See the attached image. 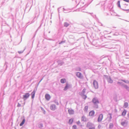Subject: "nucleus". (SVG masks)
Segmentation results:
<instances>
[{"label": "nucleus", "mask_w": 129, "mask_h": 129, "mask_svg": "<svg viewBox=\"0 0 129 129\" xmlns=\"http://www.w3.org/2000/svg\"><path fill=\"white\" fill-rule=\"evenodd\" d=\"M92 102L93 103L94 107L96 109L98 108V104L99 103L98 99L96 97H94L92 99Z\"/></svg>", "instance_id": "obj_1"}, {"label": "nucleus", "mask_w": 129, "mask_h": 129, "mask_svg": "<svg viewBox=\"0 0 129 129\" xmlns=\"http://www.w3.org/2000/svg\"><path fill=\"white\" fill-rule=\"evenodd\" d=\"M30 94L28 93H25L23 96L22 99L24 101H25L29 98Z\"/></svg>", "instance_id": "obj_2"}, {"label": "nucleus", "mask_w": 129, "mask_h": 129, "mask_svg": "<svg viewBox=\"0 0 129 129\" xmlns=\"http://www.w3.org/2000/svg\"><path fill=\"white\" fill-rule=\"evenodd\" d=\"M106 78L107 79V82L109 83H113V80H112L110 77L109 76H105Z\"/></svg>", "instance_id": "obj_3"}, {"label": "nucleus", "mask_w": 129, "mask_h": 129, "mask_svg": "<svg viewBox=\"0 0 129 129\" xmlns=\"http://www.w3.org/2000/svg\"><path fill=\"white\" fill-rule=\"evenodd\" d=\"M93 84L94 87L95 89H97L98 88V82L96 80H94L93 82Z\"/></svg>", "instance_id": "obj_4"}, {"label": "nucleus", "mask_w": 129, "mask_h": 129, "mask_svg": "<svg viewBox=\"0 0 129 129\" xmlns=\"http://www.w3.org/2000/svg\"><path fill=\"white\" fill-rule=\"evenodd\" d=\"M76 76L80 79H82L83 78V76L82 74L79 72H77L76 73Z\"/></svg>", "instance_id": "obj_5"}, {"label": "nucleus", "mask_w": 129, "mask_h": 129, "mask_svg": "<svg viewBox=\"0 0 129 129\" xmlns=\"http://www.w3.org/2000/svg\"><path fill=\"white\" fill-rule=\"evenodd\" d=\"M103 115L102 114H100L98 117V122H101L103 118Z\"/></svg>", "instance_id": "obj_6"}, {"label": "nucleus", "mask_w": 129, "mask_h": 129, "mask_svg": "<svg viewBox=\"0 0 129 129\" xmlns=\"http://www.w3.org/2000/svg\"><path fill=\"white\" fill-rule=\"evenodd\" d=\"M128 122L126 120H125L121 122V125L124 127L126 126Z\"/></svg>", "instance_id": "obj_7"}, {"label": "nucleus", "mask_w": 129, "mask_h": 129, "mask_svg": "<svg viewBox=\"0 0 129 129\" xmlns=\"http://www.w3.org/2000/svg\"><path fill=\"white\" fill-rule=\"evenodd\" d=\"M56 106L55 105L52 104L50 106V109L53 111H54L56 109Z\"/></svg>", "instance_id": "obj_8"}, {"label": "nucleus", "mask_w": 129, "mask_h": 129, "mask_svg": "<svg viewBox=\"0 0 129 129\" xmlns=\"http://www.w3.org/2000/svg\"><path fill=\"white\" fill-rule=\"evenodd\" d=\"M36 91V90H35V89H34L33 91L31 93V98L32 99H34V98L35 93Z\"/></svg>", "instance_id": "obj_9"}, {"label": "nucleus", "mask_w": 129, "mask_h": 129, "mask_svg": "<svg viewBox=\"0 0 129 129\" xmlns=\"http://www.w3.org/2000/svg\"><path fill=\"white\" fill-rule=\"evenodd\" d=\"M45 98L47 101H49L50 98V95L48 94H46L45 95Z\"/></svg>", "instance_id": "obj_10"}, {"label": "nucleus", "mask_w": 129, "mask_h": 129, "mask_svg": "<svg viewBox=\"0 0 129 129\" xmlns=\"http://www.w3.org/2000/svg\"><path fill=\"white\" fill-rule=\"evenodd\" d=\"M92 124H93L92 123H91L90 122H87V123L86 127H87L89 128L90 127H92Z\"/></svg>", "instance_id": "obj_11"}, {"label": "nucleus", "mask_w": 129, "mask_h": 129, "mask_svg": "<svg viewBox=\"0 0 129 129\" xmlns=\"http://www.w3.org/2000/svg\"><path fill=\"white\" fill-rule=\"evenodd\" d=\"M68 113L70 115H72L74 113V111L72 109H69L68 110Z\"/></svg>", "instance_id": "obj_12"}, {"label": "nucleus", "mask_w": 129, "mask_h": 129, "mask_svg": "<svg viewBox=\"0 0 129 129\" xmlns=\"http://www.w3.org/2000/svg\"><path fill=\"white\" fill-rule=\"evenodd\" d=\"M57 62L58 64L60 66L62 65L64 63L63 62L60 60H58Z\"/></svg>", "instance_id": "obj_13"}, {"label": "nucleus", "mask_w": 129, "mask_h": 129, "mask_svg": "<svg viewBox=\"0 0 129 129\" xmlns=\"http://www.w3.org/2000/svg\"><path fill=\"white\" fill-rule=\"evenodd\" d=\"M94 112L93 110L91 111L89 113V115L90 116H92L94 115Z\"/></svg>", "instance_id": "obj_14"}, {"label": "nucleus", "mask_w": 129, "mask_h": 129, "mask_svg": "<svg viewBox=\"0 0 129 129\" xmlns=\"http://www.w3.org/2000/svg\"><path fill=\"white\" fill-rule=\"evenodd\" d=\"M123 87L126 89V90L129 92V87L127 85L125 84H123Z\"/></svg>", "instance_id": "obj_15"}, {"label": "nucleus", "mask_w": 129, "mask_h": 129, "mask_svg": "<svg viewBox=\"0 0 129 129\" xmlns=\"http://www.w3.org/2000/svg\"><path fill=\"white\" fill-rule=\"evenodd\" d=\"M81 121L84 122L86 121V118L84 116H83L82 117Z\"/></svg>", "instance_id": "obj_16"}, {"label": "nucleus", "mask_w": 129, "mask_h": 129, "mask_svg": "<svg viewBox=\"0 0 129 129\" xmlns=\"http://www.w3.org/2000/svg\"><path fill=\"white\" fill-rule=\"evenodd\" d=\"M25 122V120L24 118L23 119L22 121L21 122L20 124V126H22L24 123Z\"/></svg>", "instance_id": "obj_17"}, {"label": "nucleus", "mask_w": 129, "mask_h": 129, "mask_svg": "<svg viewBox=\"0 0 129 129\" xmlns=\"http://www.w3.org/2000/svg\"><path fill=\"white\" fill-rule=\"evenodd\" d=\"M60 81L61 83H64L66 81V80L65 79L62 78L61 79Z\"/></svg>", "instance_id": "obj_18"}, {"label": "nucleus", "mask_w": 129, "mask_h": 129, "mask_svg": "<svg viewBox=\"0 0 129 129\" xmlns=\"http://www.w3.org/2000/svg\"><path fill=\"white\" fill-rule=\"evenodd\" d=\"M69 25V24L67 22H64L63 24L64 26L66 27H67Z\"/></svg>", "instance_id": "obj_19"}, {"label": "nucleus", "mask_w": 129, "mask_h": 129, "mask_svg": "<svg viewBox=\"0 0 129 129\" xmlns=\"http://www.w3.org/2000/svg\"><path fill=\"white\" fill-rule=\"evenodd\" d=\"M128 106V104L127 102H125L124 104L123 107L125 108H127Z\"/></svg>", "instance_id": "obj_20"}, {"label": "nucleus", "mask_w": 129, "mask_h": 129, "mask_svg": "<svg viewBox=\"0 0 129 129\" xmlns=\"http://www.w3.org/2000/svg\"><path fill=\"white\" fill-rule=\"evenodd\" d=\"M126 110L124 109L122 113V116H124L126 115Z\"/></svg>", "instance_id": "obj_21"}, {"label": "nucleus", "mask_w": 129, "mask_h": 129, "mask_svg": "<svg viewBox=\"0 0 129 129\" xmlns=\"http://www.w3.org/2000/svg\"><path fill=\"white\" fill-rule=\"evenodd\" d=\"M73 121V119L72 118L70 119L69 120V123L70 124H71L72 123Z\"/></svg>", "instance_id": "obj_22"}, {"label": "nucleus", "mask_w": 129, "mask_h": 129, "mask_svg": "<svg viewBox=\"0 0 129 129\" xmlns=\"http://www.w3.org/2000/svg\"><path fill=\"white\" fill-rule=\"evenodd\" d=\"M75 70L76 71H81V69L79 67H77L76 68Z\"/></svg>", "instance_id": "obj_23"}, {"label": "nucleus", "mask_w": 129, "mask_h": 129, "mask_svg": "<svg viewBox=\"0 0 129 129\" xmlns=\"http://www.w3.org/2000/svg\"><path fill=\"white\" fill-rule=\"evenodd\" d=\"M63 12L64 13H67L69 12L68 11V9H65L64 8H63Z\"/></svg>", "instance_id": "obj_24"}, {"label": "nucleus", "mask_w": 129, "mask_h": 129, "mask_svg": "<svg viewBox=\"0 0 129 129\" xmlns=\"http://www.w3.org/2000/svg\"><path fill=\"white\" fill-rule=\"evenodd\" d=\"M69 87V86L68 84H66V86L64 88V90H67L68 88Z\"/></svg>", "instance_id": "obj_25"}, {"label": "nucleus", "mask_w": 129, "mask_h": 129, "mask_svg": "<svg viewBox=\"0 0 129 129\" xmlns=\"http://www.w3.org/2000/svg\"><path fill=\"white\" fill-rule=\"evenodd\" d=\"M121 80L127 84H129V81L128 80H125L121 79Z\"/></svg>", "instance_id": "obj_26"}, {"label": "nucleus", "mask_w": 129, "mask_h": 129, "mask_svg": "<svg viewBox=\"0 0 129 129\" xmlns=\"http://www.w3.org/2000/svg\"><path fill=\"white\" fill-rule=\"evenodd\" d=\"M113 127V124L112 123H110L109 124V128H112Z\"/></svg>", "instance_id": "obj_27"}, {"label": "nucleus", "mask_w": 129, "mask_h": 129, "mask_svg": "<svg viewBox=\"0 0 129 129\" xmlns=\"http://www.w3.org/2000/svg\"><path fill=\"white\" fill-rule=\"evenodd\" d=\"M86 89L84 88V89L83 90H82V92H81V94L82 95L83 94H84L85 93V91H86Z\"/></svg>", "instance_id": "obj_28"}, {"label": "nucleus", "mask_w": 129, "mask_h": 129, "mask_svg": "<svg viewBox=\"0 0 129 129\" xmlns=\"http://www.w3.org/2000/svg\"><path fill=\"white\" fill-rule=\"evenodd\" d=\"M82 96L83 99H85L87 98V96H86V95L85 94H83V95H82Z\"/></svg>", "instance_id": "obj_29"}, {"label": "nucleus", "mask_w": 129, "mask_h": 129, "mask_svg": "<svg viewBox=\"0 0 129 129\" xmlns=\"http://www.w3.org/2000/svg\"><path fill=\"white\" fill-rule=\"evenodd\" d=\"M117 5L118 7L120 8V1H118L117 2Z\"/></svg>", "instance_id": "obj_30"}, {"label": "nucleus", "mask_w": 129, "mask_h": 129, "mask_svg": "<svg viewBox=\"0 0 129 129\" xmlns=\"http://www.w3.org/2000/svg\"><path fill=\"white\" fill-rule=\"evenodd\" d=\"M117 84H119L121 86H122L123 87V84H124L122 82H117Z\"/></svg>", "instance_id": "obj_31"}, {"label": "nucleus", "mask_w": 129, "mask_h": 129, "mask_svg": "<svg viewBox=\"0 0 129 129\" xmlns=\"http://www.w3.org/2000/svg\"><path fill=\"white\" fill-rule=\"evenodd\" d=\"M109 115L110 116L109 117V121H111V120L112 118V114L111 113H109Z\"/></svg>", "instance_id": "obj_32"}, {"label": "nucleus", "mask_w": 129, "mask_h": 129, "mask_svg": "<svg viewBox=\"0 0 129 129\" xmlns=\"http://www.w3.org/2000/svg\"><path fill=\"white\" fill-rule=\"evenodd\" d=\"M88 106H85L84 108V110L85 111H87L88 110Z\"/></svg>", "instance_id": "obj_33"}, {"label": "nucleus", "mask_w": 129, "mask_h": 129, "mask_svg": "<svg viewBox=\"0 0 129 129\" xmlns=\"http://www.w3.org/2000/svg\"><path fill=\"white\" fill-rule=\"evenodd\" d=\"M43 127V124L42 123H41L39 125V127L40 128H42Z\"/></svg>", "instance_id": "obj_34"}, {"label": "nucleus", "mask_w": 129, "mask_h": 129, "mask_svg": "<svg viewBox=\"0 0 129 129\" xmlns=\"http://www.w3.org/2000/svg\"><path fill=\"white\" fill-rule=\"evenodd\" d=\"M25 48L24 50L23 51H18V53H19V54H20L23 53V52H24V50H25Z\"/></svg>", "instance_id": "obj_35"}, {"label": "nucleus", "mask_w": 129, "mask_h": 129, "mask_svg": "<svg viewBox=\"0 0 129 129\" xmlns=\"http://www.w3.org/2000/svg\"><path fill=\"white\" fill-rule=\"evenodd\" d=\"M73 129H76V126L75 125H73Z\"/></svg>", "instance_id": "obj_36"}, {"label": "nucleus", "mask_w": 129, "mask_h": 129, "mask_svg": "<svg viewBox=\"0 0 129 129\" xmlns=\"http://www.w3.org/2000/svg\"><path fill=\"white\" fill-rule=\"evenodd\" d=\"M43 77L42 78V79L40 80L39 81V82H38V83L37 84V86H38L40 83L42 81V80L43 79Z\"/></svg>", "instance_id": "obj_37"}, {"label": "nucleus", "mask_w": 129, "mask_h": 129, "mask_svg": "<svg viewBox=\"0 0 129 129\" xmlns=\"http://www.w3.org/2000/svg\"><path fill=\"white\" fill-rule=\"evenodd\" d=\"M21 106V105L19 103H18V105H17V107H19Z\"/></svg>", "instance_id": "obj_38"}, {"label": "nucleus", "mask_w": 129, "mask_h": 129, "mask_svg": "<svg viewBox=\"0 0 129 129\" xmlns=\"http://www.w3.org/2000/svg\"><path fill=\"white\" fill-rule=\"evenodd\" d=\"M5 23H4L3 22L2 23V25L3 26H5V24H6V23L5 22H4Z\"/></svg>", "instance_id": "obj_39"}, {"label": "nucleus", "mask_w": 129, "mask_h": 129, "mask_svg": "<svg viewBox=\"0 0 129 129\" xmlns=\"http://www.w3.org/2000/svg\"><path fill=\"white\" fill-rule=\"evenodd\" d=\"M61 8V7H60V8H58V12L59 13L60 12L59 10Z\"/></svg>", "instance_id": "obj_40"}, {"label": "nucleus", "mask_w": 129, "mask_h": 129, "mask_svg": "<svg viewBox=\"0 0 129 129\" xmlns=\"http://www.w3.org/2000/svg\"><path fill=\"white\" fill-rule=\"evenodd\" d=\"M76 123L78 125H79V124H80V123L79 121H77V122Z\"/></svg>", "instance_id": "obj_41"}, {"label": "nucleus", "mask_w": 129, "mask_h": 129, "mask_svg": "<svg viewBox=\"0 0 129 129\" xmlns=\"http://www.w3.org/2000/svg\"><path fill=\"white\" fill-rule=\"evenodd\" d=\"M89 129H95V127H90Z\"/></svg>", "instance_id": "obj_42"}, {"label": "nucleus", "mask_w": 129, "mask_h": 129, "mask_svg": "<svg viewBox=\"0 0 129 129\" xmlns=\"http://www.w3.org/2000/svg\"><path fill=\"white\" fill-rule=\"evenodd\" d=\"M65 42V41H61L59 43V44H61L63 43H64Z\"/></svg>", "instance_id": "obj_43"}, {"label": "nucleus", "mask_w": 129, "mask_h": 129, "mask_svg": "<svg viewBox=\"0 0 129 129\" xmlns=\"http://www.w3.org/2000/svg\"><path fill=\"white\" fill-rule=\"evenodd\" d=\"M123 1L129 3V0H123Z\"/></svg>", "instance_id": "obj_44"}, {"label": "nucleus", "mask_w": 129, "mask_h": 129, "mask_svg": "<svg viewBox=\"0 0 129 129\" xmlns=\"http://www.w3.org/2000/svg\"><path fill=\"white\" fill-rule=\"evenodd\" d=\"M101 127V125L99 124L98 126V128H100Z\"/></svg>", "instance_id": "obj_45"}, {"label": "nucleus", "mask_w": 129, "mask_h": 129, "mask_svg": "<svg viewBox=\"0 0 129 129\" xmlns=\"http://www.w3.org/2000/svg\"><path fill=\"white\" fill-rule=\"evenodd\" d=\"M124 11H129V10H125V9H123Z\"/></svg>", "instance_id": "obj_46"}, {"label": "nucleus", "mask_w": 129, "mask_h": 129, "mask_svg": "<svg viewBox=\"0 0 129 129\" xmlns=\"http://www.w3.org/2000/svg\"><path fill=\"white\" fill-rule=\"evenodd\" d=\"M43 111L44 112H43V113L44 114H45V111L44 110Z\"/></svg>", "instance_id": "obj_47"}, {"label": "nucleus", "mask_w": 129, "mask_h": 129, "mask_svg": "<svg viewBox=\"0 0 129 129\" xmlns=\"http://www.w3.org/2000/svg\"><path fill=\"white\" fill-rule=\"evenodd\" d=\"M41 109L42 110V111H43V110H44L42 108V107H41Z\"/></svg>", "instance_id": "obj_48"}, {"label": "nucleus", "mask_w": 129, "mask_h": 129, "mask_svg": "<svg viewBox=\"0 0 129 129\" xmlns=\"http://www.w3.org/2000/svg\"><path fill=\"white\" fill-rule=\"evenodd\" d=\"M108 32V31H106V30H105V31H104V32L105 33V32Z\"/></svg>", "instance_id": "obj_49"}, {"label": "nucleus", "mask_w": 129, "mask_h": 129, "mask_svg": "<svg viewBox=\"0 0 129 129\" xmlns=\"http://www.w3.org/2000/svg\"><path fill=\"white\" fill-rule=\"evenodd\" d=\"M116 33H115L114 34V35H117V34H116Z\"/></svg>", "instance_id": "obj_50"}, {"label": "nucleus", "mask_w": 129, "mask_h": 129, "mask_svg": "<svg viewBox=\"0 0 129 129\" xmlns=\"http://www.w3.org/2000/svg\"><path fill=\"white\" fill-rule=\"evenodd\" d=\"M127 116L129 118V113L127 114Z\"/></svg>", "instance_id": "obj_51"}, {"label": "nucleus", "mask_w": 129, "mask_h": 129, "mask_svg": "<svg viewBox=\"0 0 129 129\" xmlns=\"http://www.w3.org/2000/svg\"><path fill=\"white\" fill-rule=\"evenodd\" d=\"M118 33H117L116 34H117V35H118Z\"/></svg>", "instance_id": "obj_52"}, {"label": "nucleus", "mask_w": 129, "mask_h": 129, "mask_svg": "<svg viewBox=\"0 0 129 129\" xmlns=\"http://www.w3.org/2000/svg\"><path fill=\"white\" fill-rule=\"evenodd\" d=\"M49 40H52V39H50Z\"/></svg>", "instance_id": "obj_53"}, {"label": "nucleus", "mask_w": 129, "mask_h": 129, "mask_svg": "<svg viewBox=\"0 0 129 129\" xmlns=\"http://www.w3.org/2000/svg\"><path fill=\"white\" fill-rule=\"evenodd\" d=\"M57 105H58V103H57Z\"/></svg>", "instance_id": "obj_54"}, {"label": "nucleus", "mask_w": 129, "mask_h": 129, "mask_svg": "<svg viewBox=\"0 0 129 129\" xmlns=\"http://www.w3.org/2000/svg\"><path fill=\"white\" fill-rule=\"evenodd\" d=\"M57 105H58V103H57Z\"/></svg>", "instance_id": "obj_55"}, {"label": "nucleus", "mask_w": 129, "mask_h": 129, "mask_svg": "<svg viewBox=\"0 0 129 129\" xmlns=\"http://www.w3.org/2000/svg\"><path fill=\"white\" fill-rule=\"evenodd\" d=\"M81 126H82V125H80Z\"/></svg>", "instance_id": "obj_56"}, {"label": "nucleus", "mask_w": 129, "mask_h": 129, "mask_svg": "<svg viewBox=\"0 0 129 129\" xmlns=\"http://www.w3.org/2000/svg\"><path fill=\"white\" fill-rule=\"evenodd\" d=\"M25 104V103H24V105Z\"/></svg>", "instance_id": "obj_57"}, {"label": "nucleus", "mask_w": 129, "mask_h": 129, "mask_svg": "<svg viewBox=\"0 0 129 129\" xmlns=\"http://www.w3.org/2000/svg\"><path fill=\"white\" fill-rule=\"evenodd\" d=\"M61 129L60 128V129Z\"/></svg>", "instance_id": "obj_58"}, {"label": "nucleus", "mask_w": 129, "mask_h": 129, "mask_svg": "<svg viewBox=\"0 0 129 129\" xmlns=\"http://www.w3.org/2000/svg\"><path fill=\"white\" fill-rule=\"evenodd\" d=\"M93 0H92V1H93Z\"/></svg>", "instance_id": "obj_59"}]
</instances>
